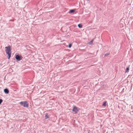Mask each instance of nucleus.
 <instances>
[{
    "instance_id": "423d86ee",
    "label": "nucleus",
    "mask_w": 133,
    "mask_h": 133,
    "mask_svg": "<svg viewBox=\"0 0 133 133\" xmlns=\"http://www.w3.org/2000/svg\"><path fill=\"white\" fill-rule=\"evenodd\" d=\"M50 117V115H48V113H46L45 115V119H46L49 118Z\"/></svg>"
},
{
    "instance_id": "6e6552de",
    "label": "nucleus",
    "mask_w": 133,
    "mask_h": 133,
    "mask_svg": "<svg viewBox=\"0 0 133 133\" xmlns=\"http://www.w3.org/2000/svg\"><path fill=\"white\" fill-rule=\"evenodd\" d=\"M94 40L93 39H92L90 42H88V44L89 45L92 44V43L93 42Z\"/></svg>"
},
{
    "instance_id": "ddd939ff",
    "label": "nucleus",
    "mask_w": 133,
    "mask_h": 133,
    "mask_svg": "<svg viewBox=\"0 0 133 133\" xmlns=\"http://www.w3.org/2000/svg\"><path fill=\"white\" fill-rule=\"evenodd\" d=\"M71 46H72V44L71 43H70L68 47L69 48H71Z\"/></svg>"
},
{
    "instance_id": "f03ea898",
    "label": "nucleus",
    "mask_w": 133,
    "mask_h": 133,
    "mask_svg": "<svg viewBox=\"0 0 133 133\" xmlns=\"http://www.w3.org/2000/svg\"><path fill=\"white\" fill-rule=\"evenodd\" d=\"M19 104L25 107L28 108L29 107V105L26 101H21L19 102Z\"/></svg>"
},
{
    "instance_id": "f257e3e1",
    "label": "nucleus",
    "mask_w": 133,
    "mask_h": 133,
    "mask_svg": "<svg viewBox=\"0 0 133 133\" xmlns=\"http://www.w3.org/2000/svg\"><path fill=\"white\" fill-rule=\"evenodd\" d=\"M5 52L8 55V57H7L8 59H9L11 57V49L10 46L9 45L5 47Z\"/></svg>"
},
{
    "instance_id": "7ed1b4c3",
    "label": "nucleus",
    "mask_w": 133,
    "mask_h": 133,
    "mask_svg": "<svg viewBox=\"0 0 133 133\" xmlns=\"http://www.w3.org/2000/svg\"><path fill=\"white\" fill-rule=\"evenodd\" d=\"M15 58L17 60L19 61L22 59V57L21 56H20L18 54L17 55H16Z\"/></svg>"
},
{
    "instance_id": "9b49d317",
    "label": "nucleus",
    "mask_w": 133,
    "mask_h": 133,
    "mask_svg": "<svg viewBox=\"0 0 133 133\" xmlns=\"http://www.w3.org/2000/svg\"><path fill=\"white\" fill-rule=\"evenodd\" d=\"M129 66L128 67H127V68L125 72H129Z\"/></svg>"
},
{
    "instance_id": "9d476101",
    "label": "nucleus",
    "mask_w": 133,
    "mask_h": 133,
    "mask_svg": "<svg viewBox=\"0 0 133 133\" xmlns=\"http://www.w3.org/2000/svg\"><path fill=\"white\" fill-rule=\"evenodd\" d=\"M107 102L106 101L104 102L102 104V105L104 106H106V103Z\"/></svg>"
},
{
    "instance_id": "20e7f679",
    "label": "nucleus",
    "mask_w": 133,
    "mask_h": 133,
    "mask_svg": "<svg viewBox=\"0 0 133 133\" xmlns=\"http://www.w3.org/2000/svg\"><path fill=\"white\" fill-rule=\"evenodd\" d=\"M72 111L75 112V114L77 113V112L78 111V108L76 106H74L72 109Z\"/></svg>"
},
{
    "instance_id": "0eeeda50",
    "label": "nucleus",
    "mask_w": 133,
    "mask_h": 133,
    "mask_svg": "<svg viewBox=\"0 0 133 133\" xmlns=\"http://www.w3.org/2000/svg\"><path fill=\"white\" fill-rule=\"evenodd\" d=\"M75 11V10H74V9H72L71 10H70L69 12V13H72L74 12Z\"/></svg>"
},
{
    "instance_id": "1a4fd4ad",
    "label": "nucleus",
    "mask_w": 133,
    "mask_h": 133,
    "mask_svg": "<svg viewBox=\"0 0 133 133\" xmlns=\"http://www.w3.org/2000/svg\"><path fill=\"white\" fill-rule=\"evenodd\" d=\"M78 27L79 28H81L82 27V25L81 24H79L78 25Z\"/></svg>"
},
{
    "instance_id": "4468645a",
    "label": "nucleus",
    "mask_w": 133,
    "mask_h": 133,
    "mask_svg": "<svg viewBox=\"0 0 133 133\" xmlns=\"http://www.w3.org/2000/svg\"><path fill=\"white\" fill-rule=\"evenodd\" d=\"M3 101V100L2 99H0V104H1V103Z\"/></svg>"
},
{
    "instance_id": "2eb2a0df",
    "label": "nucleus",
    "mask_w": 133,
    "mask_h": 133,
    "mask_svg": "<svg viewBox=\"0 0 133 133\" xmlns=\"http://www.w3.org/2000/svg\"><path fill=\"white\" fill-rule=\"evenodd\" d=\"M2 65V64L1 63H0V66H1Z\"/></svg>"
},
{
    "instance_id": "dca6fc26",
    "label": "nucleus",
    "mask_w": 133,
    "mask_h": 133,
    "mask_svg": "<svg viewBox=\"0 0 133 133\" xmlns=\"http://www.w3.org/2000/svg\"><path fill=\"white\" fill-rule=\"evenodd\" d=\"M88 133H90L89 132V131H90V130H88Z\"/></svg>"
},
{
    "instance_id": "39448f33",
    "label": "nucleus",
    "mask_w": 133,
    "mask_h": 133,
    "mask_svg": "<svg viewBox=\"0 0 133 133\" xmlns=\"http://www.w3.org/2000/svg\"><path fill=\"white\" fill-rule=\"evenodd\" d=\"M4 92L6 94H8L9 93V91L7 88H5L4 90Z\"/></svg>"
},
{
    "instance_id": "f8f14e48",
    "label": "nucleus",
    "mask_w": 133,
    "mask_h": 133,
    "mask_svg": "<svg viewBox=\"0 0 133 133\" xmlns=\"http://www.w3.org/2000/svg\"><path fill=\"white\" fill-rule=\"evenodd\" d=\"M109 54H110L109 53V52L107 53H106L104 55V56H108V55H109Z\"/></svg>"
}]
</instances>
